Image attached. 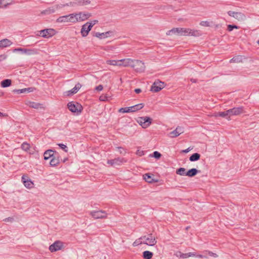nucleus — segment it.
<instances>
[{
	"label": "nucleus",
	"instance_id": "nucleus-1",
	"mask_svg": "<svg viewBox=\"0 0 259 259\" xmlns=\"http://www.w3.org/2000/svg\"><path fill=\"white\" fill-rule=\"evenodd\" d=\"M167 35H177L184 36H198L200 35L199 31L197 30L191 29L187 28H175L166 32Z\"/></svg>",
	"mask_w": 259,
	"mask_h": 259
},
{
	"label": "nucleus",
	"instance_id": "nucleus-2",
	"mask_svg": "<svg viewBox=\"0 0 259 259\" xmlns=\"http://www.w3.org/2000/svg\"><path fill=\"white\" fill-rule=\"evenodd\" d=\"M57 31L53 28L45 29L37 31V36L45 38H50L57 34Z\"/></svg>",
	"mask_w": 259,
	"mask_h": 259
},
{
	"label": "nucleus",
	"instance_id": "nucleus-3",
	"mask_svg": "<svg viewBox=\"0 0 259 259\" xmlns=\"http://www.w3.org/2000/svg\"><path fill=\"white\" fill-rule=\"evenodd\" d=\"M67 107L71 112L77 115L79 114L83 110V107L80 104L73 101L68 103Z\"/></svg>",
	"mask_w": 259,
	"mask_h": 259
},
{
	"label": "nucleus",
	"instance_id": "nucleus-4",
	"mask_svg": "<svg viewBox=\"0 0 259 259\" xmlns=\"http://www.w3.org/2000/svg\"><path fill=\"white\" fill-rule=\"evenodd\" d=\"M74 23L81 22L88 19L91 17V14L88 12H79L73 13Z\"/></svg>",
	"mask_w": 259,
	"mask_h": 259
},
{
	"label": "nucleus",
	"instance_id": "nucleus-5",
	"mask_svg": "<svg viewBox=\"0 0 259 259\" xmlns=\"http://www.w3.org/2000/svg\"><path fill=\"white\" fill-rule=\"evenodd\" d=\"M64 248L65 243L61 241L57 240L50 245L49 250L51 252L53 253L58 251L62 250L64 249Z\"/></svg>",
	"mask_w": 259,
	"mask_h": 259
},
{
	"label": "nucleus",
	"instance_id": "nucleus-6",
	"mask_svg": "<svg viewBox=\"0 0 259 259\" xmlns=\"http://www.w3.org/2000/svg\"><path fill=\"white\" fill-rule=\"evenodd\" d=\"M136 120L143 128H147L149 127L152 121V118L148 116L139 117Z\"/></svg>",
	"mask_w": 259,
	"mask_h": 259
},
{
	"label": "nucleus",
	"instance_id": "nucleus-7",
	"mask_svg": "<svg viewBox=\"0 0 259 259\" xmlns=\"http://www.w3.org/2000/svg\"><path fill=\"white\" fill-rule=\"evenodd\" d=\"M21 182L24 187L27 189L31 190L34 188V183L27 174H24L21 177Z\"/></svg>",
	"mask_w": 259,
	"mask_h": 259
},
{
	"label": "nucleus",
	"instance_id": "nucleus-8",
	"mask_svg": "<svg viewBox=\"0 0 259 259\" xmlns=\"http://www.w3.org/2000/svg\"><path fill=\"white\" fill-rule=\"evenodd\" d=\"M131 67L133 68L135 71L141 73L144 72L146 68L144 62L139 60L134 59Z\"/></svg>",
	"mask_w": 259,
	"mask_h": 259
},
{
	"label": "nucleus",
	"instance_id": "nucleus-9",
	"mask_svg": "<svg viewBox=\"0 0 259 259\" xmlns=\"http://www.w3.org/2000/svg\"><path fill=\"white\" fill-rule=\"evenodd\" d=\"M144 244L149 246H154L157 243L155 237L152 234H148L141 237Z\"/></svg>",
	"mask_w": 259,
	"mask_h": 259
},
{
	"label": "nucleus",
	"instance_id": "nucleus-10",
	"mask_svg": "<svg viewBox=\"0 0 259 259\" xmlns=\"http://www.w3.org/2000/svg\"><path fill=\"white\" fill-rule=\"evenodd\" d=\"M91 216L94 219H103L107 218V213L102 210H95L90 212Z\"/></svg>",
	"mask_w": 259,
	"mask_h": 259
},
{
	"label": "nucleus",
	"instance_id": "nucleus-11",
	"mask_svg": "<svg viewBox=\"0 0 259 259\" xmlns=\"http://www.w3.org/2000/svg\"><path fill=\"white\" fill-rule=\"evenodd\" d=\"M228 14L239 22H243L246 19L245 15L241 12L230 11Z\"/></svg>",
	"mask_w": 259,
	"mask_h": 259
},
{
	"label": "nucleus",
	"instance_id": "nucleus-12",
	"mask_svg": "<svg viewBox=\"0 0 259 259\" xmlns=\"http://www.w3.org/2000/svg\"><path fill=\"white\" fill-rule=\"evenodd\" d=\"M230 118L233 116H238L244 113L243 107H234L228 110Z\"/></svg>",
	"mask_w": 259,
	"mask_h": 259
},
{
	"label": "nucleus",
	"instance_id": "nucleus-13",
	"mask_svg": "<svg viewBox=\"0 0 259 259\" xmlns=\"http://www.w3.org/2000/svg\"><path fill=\"white\" fill-rule=\"evenodd\" d=\"M57 22L58 23L71 22L74 23L73 13L59 17L57 19Z\"/></svg>",
	"mask_w": 259,
	"mask_h": 259
},
{
	"label": "nucleus",
	"instance_id": "nucleus-14",
	"mask_svg": "<svg viewBox=\"0 0 259 259\" xmlns=\"http://www.w3.org/2000/svg\"><path fill=\"white\" fill-rule=\"evenodd\" d=\"M165 84L163 82L157 80L155 81L151 88V91L153 92H158L163 89Z\"/></svg>",
	"mask_w": 259,
	"mask_h": 259
},
{
	"label": "nucleus",
	"instance_id": "nucleus-15",
	"mask_svg": "<svg viewBox=\"0 0 259 259\" xmlns=\"http://www.w3.org/2000/svg\"><path fill=\"white\" fill-rule=\"evenodd\" d=\"M126 161L127 160L124 158H117L112 160H108L107 161V164L113 166H115L117 165H120L123 163L126 162Z\"/></svg>",
	"mask_w": 259,
	"mask_h": 259
},
{
	"label": "nucleus",
	"instance_id": "nucleus-16",
	"mask_svg": "<svg viewBox=\"0 0 259 259\" xmlns=\"http://www.w3.org/2000/svg\"><path fill=\"white\" fill-rule=\"evenodd\" d=\"M81 85L80 83H77L75 86L71 90L66 91L63 93L64 96H70L76 94L79 90L81 88Z\"/></svg>",
	"mask_w": 259,
	"mask_h": 259
},
{
	"label": "nucleus",
	"instance_id": "nucleus-17",
	"mask_svg": "<svg viewBox=\"0 0 259 259\" xmlns=\"http://www.w3.org/2000/svg\"><path fill=\"white\" fill-rule=\"evenodd\" d=\"M212 116L218 117H222L223 118H226L227 120H230V116L229 115V112L228 110L225 111L218 112L214 113Z\"/></svg>",
	"mask_w": 259,
	"mask_h": 259
},
{
	"label": "nucleus",
	"instance_id": "nucleus-18",
	"mask_svg": "<svg viewBox=\"0 0 259 259\" xmlns=\"http://www.w3.org/2000/svg\"><path fill=\"white\" fill-rule=\"evenodd\" d=\"M92 28L89 27V25L87 24V23H85L82 26L80 33L83 37H85L87 36L91 31Z\"/></svg>",
	"mask_w": 259,
	"mask_h": 259
},
{
	"label": "nucleus",
	"instance_id": "nucleus-19",
	"mask_svg": "<svg viewBox=\"0 0 259 259\" xmlns=\"http://www.w3.org/2000/svg\"><path fill=\"white\" fill-rule=\"evenodd\" d=\"M184 132L183 128L177 127L174 131L169 133V135L171 138H175L179 136Z\"/></svg>",
	"mask_w": 259,
	"mask_h": 259
},
{
	"label": "nucleus",
	"instance_id": "nucleus-20",
	"mask_svg": "<svg viewBox=\"0 0 259 259\" xmlns=\"http://www.w3.org/2000/svg\"><path fill=\"white\" fill-rule=\"evenodd\" d=\"M112 31H107L103 33L97 32L95 34V36L97 37L102 39L110 37L112 35Z\"/></svg>",
	"mask_w": 259,
	"mask_h": 259
},
{
	"label": "nucleus",
	"instance_id": "nucleus-21",
	"mask_svg": "<svg viewBox=\"0 0 259 259\" xmlns=\"http://www.w3.org/2000/svg\"><path fill=\"white\" fill-rule=\"evenodd\" d=\"M133 62V59H132L131 58H124L121 59L122 67H132Z\"/></svg>",
	"mask_w": 259,
	"mask_h": 259
},
{
	"label": "nucleus",
	"instance_id": "nucleus-22",
	"mask_svg": "<svg viewBox=\"0 0 259 259\" xmlns=\"http://www.w3.org/2000/svg\"><path fill=\"white\" fill-rule=\"evenodd\" d=\"M12 44H13L12 41L7 38L3 39L0 40L1 48H2L10 47Z\"/></svg>",
	"mask_w": 259,
	"mask_h": 259
},
{
	"label": "nucleus",
	"instance_id": "nucleus-23",
	"mask_svg": "<svg viewBox=\"0 0 259 259\" xmlns=\"http://www.w3.org/2000/svg\"><path fill=\"white\" fill-rule=\"evenodd\" d=\"M153 175L150 174H146L143 175V178L147 182L152 183L153 182H157V180H155L153 178Z\"/></svg>",
	"mask_w": 259,
	"mask_h": 259
},
{
	"label": "nucleus",
	"instance_id": "nucleus-24",
	"mask_svg": "<svg viewBox=\"0 0 259 259\" xmlns=\"http://www.w3.org/2000/svg\"><path fill=\"white\" fill-rule=\"evenodd\" d=\"M13 4V0H0V8H6Z\"/></svg>",
	"mask_w": 259,
	"mask_h": 259
},
{
	"label": "nucleus",
	"instance_id": "nucleus-25",
	"mask_svg": "<svg viewBox=\"0 0 259 259\" xmlns=\"http://www.w3.org/2000/svg\"><path fill=\"white\" fill-rule=\"evenodd\" d=\"M145 105L144 103H140L133 106H131V112H135L139 111L140 110L143 109Z\"/></svg>",
	"mask_w": 259,
	"mask_h": 259
},
{
	"label": "nucleus",
	"instance_id": "nucleus-26",
	"mask_svg": "<svg viewBox=\"0 0 259 259\" xmlns=\"http://www.w3.org/2000/svg\"><path fill=\"white\" fill-rule=\"evenodd\" d=\"M54 151L51 149L46 150L44 153V159L47 160L52 157L54 155Z\"/></svg>",
	"mask_w": 259,
	"mask_h": 259
},
{
	"label": "nucleus",
	"instance_id": "nucleus-27",
	"mask_svg": "<svg viewBox=\"0 0 259 259\" xmlns=\"http://www.w3.org/2000/svg\"><path fill=\"white\" fill-rule=\"evenodd\" d=\"M26 105L29 107L34 109H39L42 108L41 104L34 102L28 101L26 103Z\"/></svg>",
	"mask_w": 259,
	"mask_h": 259
},
{
	"label": "nucleus",
	"instance_id": "nucleus-28",
	"mask_svg": "<svg viewBox=\"0 0 259 259\" xmlns=\"http://www.w3.org/2000/svg\"><path fill=\"white\" fill-rule=\"evenodd\" d=\"M12 81L11 79H6L1 81V85L2 88H7L11 85Z\"/></svg>",
	"mask_w": 259,
	"mask_h": 259
},
{
	"label": "nucleus",
	"instance_id": "nucleus-29",
	"mask_svg": "<svg viewBox=\"0 0 259 259\" xmlns=\"http://www.w3.org/2000/svg\"><path fill=\"white\" fill-rule=\"evenodd\" d=\"M153 255V253L148 250L144 251L143 252V257L144 259H151Z\"/></svg>",
	"mask_w": 259,
	"mask_h": 259
},
{
	"label": "nucleus",
	"instance_id": "nucleus-30",
	"mask_svg": "<svg viewBox=\"0 0 259 259\" xmlns=\"http://www.w3.org/2000/svg\"><path fill=\"white\" fill-rule=\"evenodd\" d=\"M198 170L196 168H192L187 171L186 176L190 177H194L196 175V174L198 173Z\"/></svg>",
	"mask_w": 259,
	"mask_h": 259
},
{
	"label": "nucleus",
	"instance_id": "nucleus-31",
	"mask_svg": "<svg viewBox=\"0 0 259 259\" xmlns=\"http://www.w3.org/2000/svg\"><path fill=\"white\" fill-rule=\"evenodd\" d=\"M59 163L60 161L59 158L57 157H54L51 159L50 162V164L52 166H56L59 165Z\"/></svg>",
	"mask_w": 259,
	"mask_h": 259
},
{
	"label": "nucleus",
	"instance_id": "nucleus-32",
	"mask_svg": "<svg viewBox=\"0 0 259 259\" xmlns=\"http://www.w3.org/2000/svg\"><path fill=\"white\" fill-rule=\"evenodd\" d=\"M203 255H207V258L208 256H211L214 258H216L218 256V254H217L215 253H213L211 251H210L209 250H205L203 252Z\"/></svg>",
	"mask_w": 259,
	"mask_h": 259
},
{
	"label": "nucleus",
	"instance_id": "nucleus-33",
	"mask_svg": "<svg viewBox=\"0 0 259 259\" xmlns=\"http://www.w3.org/2000/svg\"><path fill=\"white\" fill-rule=\"evenodd\" d=\"M186 169L183 167L179 168L176 170V174L181 176H186Z\"/></svg>",
	"mask_w": 259,
	"mask_h": 259
},
{
	"label": "nucleus",
	"instance_id": "nucleus-34",
	"mask_svg": "<svg viewBox=\"0 0 259 259\" xmlns=\"http://www.w3.org/2000/svg\"><path fill=\"white\" fill-rule=\"evenodd\" d=\"M200 155L197 153L192 154L189 158L191 161H197L200 159Z\"/></svg>",
	"mask_w": 259,
	"mask_h": 259
},
{
	"label": "nucleus",
	"instance_id": "nucleus-35",
	"mask_svg": "<svg viewBox=\"0 0 259 259\" xmlns=\"http://www.w3.org/2000/svg\"><path fill=\"white\" fill-rule=\"evenodd\" d=\"M21 147L23 150L28 152L30 150L31 147L28 143L24 142L21 144Z\"/></svg>",
	"mask_w": 259,
	"mask_h": 259
},
{
	"label": "nucleus",
	"instance_id": "nucleus-36",
	"mask_svg": "<svg viewBox=\"0 0 259 259\" xmlns=\"http://www.w3.org/2000/svg\"><path fill=\"white\" fill-rule=\"evenodd\" d=\"M91 2L89 0H79L77 4L79 6H87L90 4Z\"/></svg>",
	"mask_w": 259,
	"mask_h": 259
},
{
	"label": "nucleus",
	"instance_id": "nucleus-37",
	"mask_svg": "<svg viewBox=\"0 0 259 259\" xmlns=\"http://www.w3.org/2000/svg\"><path fill=\"white\" fill-rule=\"evenodd\" d=\"M143 240L141 239V237L140 238H138L136 239L133 243V246L134 247L138 246V245L143 244V242H142Z\"/></svg>",
	"mask_w": 259,
	"mask_h": 259
},
{
	"label": "nucleus",
	"instance_id": "nucleus-38",
	"mask_svg": "<svg viewBox=\"0 0 259 259\" xmlns=\"http://www.w3.org/2000/svg\"><path fill=\"white\" fill-rule=\"evenodd\" d=\"M118 112L120 113H129L131 111V107L121 108L118 110Z\"/></svg>",
	"mask_w": 259,
	"mask_h": 259
},
{
	"label": "nucleus",
	"instance_id": "nucleus-39",
	"mask_svg": "<svg viewBox=\"0 0 259 259\" xmlns=\"http://www.w3.org/2000/svg\"><path fill=\"white\" fill-rule=\"evenodd\" d=\"M242 59L241 56H236L230 60V62H240L242 61Z\"/></svg>",
	"mask_w": 259,
	"mask_h": 259
},
{
	"label": "nucleus",
	"instance_id": "nucleus-40",
	"mask_svg": "<svg viewBox=\"0 0 259 259\" xmlns=\"http://www.w3.org/2000/svg\"><path fill=\"white\" fill-rule=\"evenodd\" d=\"M106 63L108 65L116 66V60H107Z\"/></svg>",
	"mask_w": 259,
	"mask_h": 259
},
{
	"label": "nucleus",
	"instance_id": "nucleus-41",
	"mask_svg": "<svg viewBox=\"0 0 259 259\" xmlns=\"http://www.w3.org/2000/svg\"><path fill=\"white\" fill-rule=\"evenodd\" d=\"M87 24L89 25V27L92 28L95 25L98 23V20H93L90 21L89 22H87Z\"/></svg>",
	"mask_w": 259,
	"mask_h": 259
},
{
	"label": "nucleus",
	"instance_id": "nucleus-42",
	"mask_svg": "<svg viewBox=\"0 0 259 259\" xmlns=\"http://www.w3.org/2000/svg\"><path fill=\"white\" fill-rule=\"evenodd\" d=\"M200 25L204 27H210L211 26V23L207 21H201L200 23Z\"/></svg>",
	"mask_w": 259,
	"mask_h": 259
},
{
	"label": "nucleus",
	"instance_id": "nucleus-43",
	"mask_svg": "<svg viewBox=\"0 0 259 259\" xmlns=\"http://www.w3.org/2000/svg\"><path fill=\"white\" fill-rule=\"evenodd\" d=\"M99 100L101 101H107L108 100V96L106 94H103L100 96Z\"/></svg>",
	"mask_w": 259,
	"mask_h": 259
},
{
	"label": "nucleus",
	"instance_id": "nucleus-44",
	"mask_svg": "<svg viewBox=\"0 0 259 259\" xmlns=\"http://www.w3.org/2000/svg\"><path fill=\"white\" fill-rule=\"evenodd\" d=\"M17 52H19L23 53H26L27 52V50L26 49L20 48H16V49H15L13 50L14 53Z\"/></svg>",
	"mask_w": 259,
	"mask_h": 259
},
{
	"label": "nucleus",
	"instance_id": "nucleus-45",
	"mask_svg": "<svg viewBox=\"0 0 259 259\" xmlns=\"http://www.w3.org/2000/svg\"><path fill=\"white\" fill-rule=\"evenodd\" d=\"M234 28L238 29L239 27L234 25H228L227 26V29L229 31H232Z\"/></svg>",
	"mask_w": 259,
	"mask_h": 259
},
{
	"label": "nucleus",
	"instance_id": "nucleus-46",
	"mask_svg": "<svg viewBox=\"0 0 259 259\" xmlns=\"http://www.w3.org/2000/svg\"><path fill=\"white\" fill-rule=\"evenodd\" d=\"M13 92L15 93L19 94H22V93H26V90L25 88V89H21V90H14L13 91Z\"/></svg>",
	"mask_w": 259,
	"mask_h": 259
},
{
	"label": "nucleus",
	"instance_id": "nucleus-47",
	"mask_svg": "<svg viewBox=\"0 0 259 259\" xmlns=\"http://www.w3.org/2000/svg\"><path fill=\"white\" fill-rule=\"evenodd\" d=\"M136 154L139 156H142L144 155V152L143 150H142L141 149L138 148L136 151Z\"/></svg>",
	"mask_w": 259,
	"mask_h": 259
},
{
	"label": "nucleus",
	"instance_id": "nucleus-48",
	"mask_svg": "<svg viewBox=\"0 0 259 259\" xmlns=\"http://www.w3.org/2000/svg\"><path fill=\"white\" fill-rule=\"evenodd\" d=\"M4 221L6 223H12L14 221V218L13 217H8V218H5L4 220Z\"/></svg>",
	"mask_w": 259,
	"mask_h": 259
},
{
	"label": "nucleus",
	"instance_id": "nucleus-49",
	"mask_svg": "<svg viewBox=\"0 0 259 259\" xmlns=\"http://www.w3.org/2000/svg\"><path fill=\"white\" fill-rule=\"evenodd\" d=\"M161 156V154L158 151H155L153 153V156L156 159H159Z\"/></svg>",
	"mask_w": 259,
	"mask_h": 259
},
{
	"label": "nucleus",
	"instance_id": "nucleus-50",
	"mask_svg": "<svg viewBox=\"0 0 259 259\" xmlns=\"http://www.w3.org/2000/svg\"><path fill=\"white\" fill-rule=\"evenodd\" d=\"M58 146L62 149H63L65 152H67V146L63 144H59Z\"/></svg>",
	"mask_w": 259,
	"mask_h": 259
},
{
	"label": "nucleus",
	"instance_id": "nucleus-51",
	"mask_svg": "<svg viewBox=\"0 0 259 259\" xmlns=\"http://www.w3.org/2000/svg\"><path fill=\"white\" fill-rule=\"evenodd\" d=\"M7 56L5 54H2L0 55V62H2L6 59Z\"/></svg>",
	"mask_w": 259,
	"mask_h": 259
},
{
	"label": "nucleus",
	"instance_id": "nucleus-52",
	"mask_svg": "<svg viewBox=\"0 0 259 259\" xmlns=\"http://www.w3.org/2000/svg\"><path fill=\"white\" fill-rule=\"evenodd\" d=\"M26 90V93H30L32 92L35 90V88H25Z\"/></svg>",
	"mask_w": 259,
	"mask_h": 259
},
{
	"label": "nucleus",
	"instance_id": "nucleus-53",
	"mask_svg": "<svg viewBox=\"0 0 259 259\" xmlns=\"http://www.w3.org/2000/svg\"><path fill=\"white\" fill-rule=\"evenodd\" d=\"M116 66L122 67L121 59V60H116Z\"/></svg>",
	"mask_w": 259,
	"mask_h": 259
},
{
	"label": "nucleus",
	"instance_id": "nucleus-54",
	"mask_svg": "<svg viewBox=\"0 0 259 259\" xmlns=\"http://www.w3.org/2000/svg\"><path fill=\"white\" fill-rule=\"evenodd\" d=\"M182 252H181V251H177L175 253V255L177 256V257H180V258H182Z\"/></svg>",
	"mask_w": 259,
	"mask_h": 259
},
{
	"label": "nucleus",
	"instance_id": "nucleus-55",
	"mask_svg": "<svg viewBox=\"0 0 259 259\" xmlns=\"http://www.w3.org/2000/svg\"><path fill=\"white\" fill-rule=\"evenodd\" d=\"M103 89V87L102 85H99L96 88V90L98 91H101Z\"/></svg>",
	"mask_w": 259,
	"mask_h": 259
},
{
	"label": "nucleus",
	"instance_id": "nucleus-56",
	"mask_svg": "<svg viewBox=\"0 0 259 259\" xmlns=\"http://www.w3.org/2000/svg\"><path fill=\"white\" fill-rule=\"evenodd\" d=\"M188 257H194L196 256V254L195 252H189L188 253Z\"/></svg>",
	"mask_w": 259,
	"mask_h": 259
},
{
	"label": "nucleus",
	"instance_id": "nucleus-57",
	"mask_svg": "<svg viewBox=\"0 0 259 259\" xmlns=\"http://www.w3.org/2000/svg\"><path fill=\"white\" fill-rule=\"evenodd\" d=\"M196 256H197L198 257H199V258H207V255H206L198 254V255H196Z\"/></svg>",
	"mask_w": 259,
	"mask_h": 259
},
{
	"label": "nucleus",
	"instance_id": "nucleus-58",
	"mask_svg": "<svg viewBox=\"0 0 259 259\" xmlns=\"http://www.w3.org/2000/svg\"><path fill=\"white\" fill-rule=\"evenodd\" d=\"M182 258H188V253H182Z\"/></svg>",
	"mask_w": 259,
	"mask_h": 259
},
{
	"label": "nucleus",
	"instance_id": "nucleus-59",
	"mask_svg": "<svg viewBox=\"0 0 259 259\" xmlns=\"http://www.w3.org/2000/svg\"><path fill=\"white\" fill-rule=\"evenodd\" d=\"M135 92L137 93V94H139L142 91L140 89H136L135 90Z\"/></svg>",
	"mask_w": 259,
	"mask_h": 259
},
{
	"label": "nucleus",
	"instance_id": "nucleus-60",
	"mask_svg": "<svg viewBox=\"0 0 259 259\" xmlns=\"http://www.w3.org/2000/svg\"><path fill=\"white\" fill-rule=\"evenodd\" d=\"M191 150L190 148H188L185 150H183L182 151V152H184V153H188Z\"/></svg>",
	"mask_w": 259,
	"mask_h": 259
},
{
	"label": "nucleus",
	"instance_id": "nucleus-61",
	"mask_svg": "<svg viewBox=\"0 0 259 259\" xmlns=\"http://www.w3.org/2000/svg\"><path fill=\"white\" fill-rule=\"evenodd\" d=\"M7 115L6 114H5L2 112H0V116H7Z\"/></svg>",
	"mask_w": 259,
	"mask_h": 259
},
{
	"label": "nucleus",
	"instance_id": "nucleus-62",
	"mask_svg": "<svg viewBox=\"0 0 259 259\" xmlns=\"http://www.w3.org/2000/svg\"><path fill=\"white\" fill-rule=\"evenodd\" d=\"M257 43L259 45V39L257 40Z\"/></svg>",
	"mask_w": 259,
	"mask_h": 259
},
{
	"label": "nucleus",
	"instance_id": "nucleus-63",
	"mask_svg": "<svg viewBox=\"0 0 259 259\" xmlns=\"http://www.w3.org/2000/svg\"><path fill=\"white\" fill-rule=\"evenodd\" d=\"M122 150H121V151H120V153H122Z\"/></svg>",
	"mask_w": 259,
	"mask_h": 259
}]
</instances>
